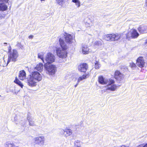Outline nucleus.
Returning a JSON list of instances; mask_svg holds the SVG:
<instances>
[{"label": "nucleus", "mask_w": 147, "mask_h": 147, "mask_svg": "<svg viewBox=\"0 0 147 147\" xmlns=\"http://www.w3.org/2000/svg\"><path fill=\"white\" fill-rule=\"evenodd\" d=\"M42 79L41 74L39 72L34 71L27 77V83L31 87L35 86L37 82L41 81Z\"/></svg>", "instance_id": "nucleus-1"}, {"label": "nucleus", "mask_w": 147, "mask_h": 147, "mask_svg": "<svg viewBox=\"0 0 147 147\" xmlns=\"http://www.w3.org/2000/svg\"><path fill=\"white\" fill-rule=\"evenodd\" d=\"M59 41L60 47H56L57 55L60 58L65 59L67 57V46L61 38H59Z\"/></svg>", "instance_id": "nucleus-2"}, {"label": "nucleus", "mask_w": 147, "mask_h": 147, "mask_svg": "<svg viewBox=\"0 0 147 147\" xmlns=\"http://www.w3.org/2000/svg\"><path fill=\"white\" fill-rule=\"evenodd\" d=\"M122 36L121 34L118 33L107 34L104 36L103 39L107 41H115L119 40L121 38Z\"/></svg>", "instance_id": "nucleus-3"}, {"label": "nucleus", "mask_w": 147, "mask_h": 147, "mask_svg": "<svg viewBox=\"0 0 147 147\" xmlns=\"http://www.w3.org/2000/svg\"><path fill=\"white\" fill-rule=\"evenodd\" d=\"M18 55L17 51L15 49H13L12 52L8 53L7 65L11 61L13 62L16 61Z\"/></svg>", "instance_id": "nucleus-4"}, {"label": "nucleus", "mask_w": 147, "mask_h": 147, "mask_svg": "<svg viewBox=\"0 0 147 147\" xmlns=\"http://www.w3.org/2000/svg\"><path fill=\"white\" fill-rule=\"evenodd\" d=\"M139 34L136 30L132 29L128 31L126 34V38L127 39L136 38L139 36Z\"/></svg>", "instance_id": "nucleus-5"}, {"label": "nucleus", "mask_w": 147, "mask_h": 147, "mask_svg": "<svg viewBox=\"0 0 147 147\" xmlns=\"http://www.w3.org/2000/svg\"><path fill=\"white\" fill-rule=\"evenodd\" d=\"M47 74L53 75L55 74L57 71V67L55 65L51 64L45 67Z\"/></svg>", "instance_id": "nucleus-6"}, {"label": "nucleus", "mask_w": 147, "mask_h": 147, "mask_svg": "<svg viewBox=\"0 0 147 147\" xmlns=\"http://www.w3.org/2000/svg\"><path fill=\"white\" fill-rule=\"evenodd\" d=\"M55 56L51 53H47L44 58L45 62L46 63H51L55 61Z\"/></svg>", "instance_id": "nucleus-7"}, {"label": "nucleus", "mask_w": 147, "mask_h": 147, "mask_svg": "<svg viewBox=\"0 0 147 147\" xmlns=\"http://www.w3.org/2000/svg\"><path fill=\"white\" fill-rule=\"evenodd\" d=\"M63 35H62V36ZM63 35L65 41L67 44H71L75 41V37L73 35L65 33L63 34Z\"/></svg>", "instance_id": "nucleus-8"}, {"label": "nucleus", "mask_w": 147, "mask_h": 147, "mask_svg": "<svg viewBox=\"0 0 147 147\" xmlns=\"http://www.w3.org/2000/svg\"><path fill=\"white\" fill-rule=\"evenodd\" d=\"M34 143L40 145H43L45 142V138L44 136H40L34 138L33 139Z\"/></svg>", "instance_id": "nucleus-9"}, {"label": "nucleus", "mask_w": 147, "mask_h": 147, "mask_svg": "<svg viewBox=\"0 0 147 147\" xmlns=\"http://www.w3.org/2000/svg\"><path fill=\"white\" fill-rule=\"evenodd\" d=\"M99 82L101 84H107L108 83H112L113 82L112 79H105L102 76H100L98 78Z\"/></svg>", "instance_id": "nucleus-10"}, {"label": "nucleus", "mask_w": 147, "mask_h": 147, "mask_svg": "<svg viewBox=\"0 0 147 147\" xmlns=\"http://www.w3.org/2000/svg\"><path fill=\"white\" fill-rule=\"evenodd\" d=\"M145 62L143 57H138L136 61L137 65L140 68L143 67L145 65Z\"/></svg>", "instance_id": "nucleus-11"}, {"label": "nucleus", "mask_w": 147, "mask_h": 147, "mask_svg": "<svg viewBox=\"0 0 147 147\" xmlns=\"http://www.w3.org/2000/svg\"><path fill=\"white\" fill-rule=\"evenodd\" d=\"M113 82L112 83H108L107 86L106 87L107 90H110L111 91H114L117 89V86L115 84H114L115 81L112 80Z\"/></svg>", "instance_id": "nucleus-12"}, {"label": "nucleus", "mask_w": 147, "mask_h": 147, "mask_svg": "<svg viewBox=\"0 0 147 147\" xmlns=\"http://www.w3.org/2000/svg\"><path fill=\"white\" fill-rule=\"evenodd\" d=\"M78 70L81 72H85L88 68V65L85 63L81 64L78 66Z\"/></svg>", "instance_id": "nucleus-13"}, {"label": "nucleus", "mask_w": 147, "mask_h": 147, "mask_svg": "<svg viewBox=\"0 0 147 147\" xmlns=\"http://www.w3.org/2000/svg\"><path fill=\"white\" fill-rule=\"evenodd\" d=\"M19 79L21 80H26L27 82V78H26V73L25 71L24 70L20 71L19 72Z\"/></svg>", "instance_id": "nucleus-14"}, {"label": "nucleus", "mask_w": 147, "mask_h": 147, "mask_svg": "<svg viewBox=\"0 0 147 147\" xmlns=\"http://www.w3.org/2000/svg\"><path fill=\"white\" fill-rule=\"evenodd\" d=\"M139 32L141 34L147 33V27L144 26H140L138 28Z\"/></svg>", "instance_id": "nucleus-15"}, {"label": "nucleus", "mask_w": 147, "mask_h": 147, "mask_svg": "<svg viewBox=\"0 0 147 147\" xmlns=\"http://www.w3.org/2000/svg\"><path fill=\"white\" fill-rule=\"evenodd\" d=\"M8 4H9L0 3V11H3L7 10L8 9Z\"/></svg>", "instance_id": "nucleus-16"}, {"label": "nucleus", "mask_w": 147, "mask_h": 147, "mask_svg": "<svg viewBox=\"0 0 147 147\" xmlns=\"http://www.w3.org/2000/svg\"><path fill=\"white\" fill-rule=\"evenodd\" d=\"M43 68V64L41 63H39L37 64L36 66L34 67V69H35L39 71V72H41L42 71Z\"/></svg>", "instance_id": "nucleus-17"}, {"label": "nucleus", "mask_w": 147, "mask_h": 147, "mask_svg": "<svg viewBox=\"0 0 147 147\" xmlns=\"http://www.w3.org/2000/svg\"><path fill=\"white\" fill-rule=\"evenodd\" d=\"M115 78L118 80H120L123 78V75L119 71H117L115 74Z\"/></svg>", "instance_id": "nucleus-18"}, {"label": "nucleus", "mask_w": 147, "mask_h": 147, "mask_svg": "<svg viewBox=\"0 0 147 147\" xmlns=\"http://www.w3.org/2000/svg\"><path fill=\"white\" fill-rule=\"evenodd\" d=\"M82 50L83 53L84 54H87L88 53L89 49L87 45L86 44H83L82 45Z\"/></svg>", "instance_id": "nucleus-19"}, {"label": "nucleus", "mask_w": 147, "mask_h": 147, "mask_svg": "<svg viewBox=\"0 0 147 147\" xmlns=\"http://www.w3.org/2000/svg\"><path fill=\"white\" fill-rule=\"evenodd\" d=\"M89 76V73H87L84 74L82 76H81L79 78L78 80V82L79 83L80 81L86 79L87 78H88Z\"/></svg>", "instance_id": "nucleus-20"}, {"label": "nucleus", "mask_w": 147, "mask_h": 147, "mask_svg": "<svg viewBox=\"0 0 147 147\" xmlns=\"http://www.w3.org/2000/svg\"><path fill=\"white\" fill-rule=\"evenodd\" d=\"M27 119L29 121V124L30 125L32 126H35L36 125L34 122L33 121H32V120L30 116L28 115L27 117Z\"/></svg>", "instance_id": "nucleus-21"}, {"label": "nucleus", "mask_w": 147, "mask_h": 147, "mask_svg": "<svg viewBox=\"0 0 147 147\" xmlns=\"http://www.w3.org/2000/svg\"><path fill=\"white\" fill-rule=\"evenodd\" d=\"M72 130L69 129H66L65 130V134L64 136L67 137L72 134Z\"/></svg>", "instance_id": "nucleus-22"}, {"label": "nucleus", "mask_w": 147, "mask_h": 147, "mask_svg": "<svg viewBox=\"0 0 147 147\" xmlns=\"http://www.w3.org/2000/svg\"><path fill=\"white\" fill-rule=\"evenodd\" d=\"M14 82L20 86L22 88H23V84L17 78H16V79L14 81Z\"/></svg>", "instance_id": "nucleus-23"}, {"label": "nucleus", "mask_w": 147, "mask_h": 147, "mask_svg": "<svg viewBox=\"0 0 147 147\" xmlns=\"http://www.w3.org/2000/svg\"><path fill=\"white\" fill-rule=\"evenodd\" d=\"M44 53H38V58L41 59L43 61V62L45 63V60L44 59Z\"/></svg>", "instance_id": "nucleus-24"}, {"label": "nucleus", "mask_w": 147, "mask_h": 147, "mask_svg": "<svg viewBox=\"0 0 147 147\" xmlns=\"http://www.w3.org/2000/svg\"><path fill=\"white\" fill-rule=\"evenodd\" d=\"M72 2L75 3L77 7L79 8L80 6V2L79 0H72Z\"/></svg>", "instance_id": "nucleus-25"}, {"label": "nucleus", "mask_w": 147, "mask_h": 147, "mask_svg": "<svg viewBox=\"0 0 147 147\" xmlns=\"http://www.w3.org/2000/svg\"><path fill=\"white\" fill-rule=\"evenodd\" d=\"M5 145V147H14L15 146L13 143H11L10 142H6Z\"/></svg>", "instance_id": "nucleus-26"}, {"label": "nucleus", "mask_w": 147, "mask_h": 147, "mask_svg": "<svg viewBox=\"0 0 147 147\" xmlns=\"http://www.w3.org/2000/svg\"><path fill=\"white\" fill-rule=\"evenodd\" d=\"M26 122V120L24 119H22L20 121V123L22 125L24 126L25 125Z\"/></svg>", "instance_id": "nucleus-27"}, {"label": "nucleus", "mask_w": 147, "mask_h": 147, "mask_svg": "<svg viewBox=\"0 0 147 147\" xmlns=\"http://www.w3.org/2000/svg\"><path fill=\"white\" fill-rule=\"evenodd\" d=\"M64 1V0H56L57 3L61 6H63Z\"/></svg>", "instance_id": "nucleus-28"}, {"label": "nucleus", "mask_w": 147, "mask_h": 147, "mask_svg": "<svg viewBox=\"0 0 147 147\" xmlns=\"http://www.w3.org/2000/svg\"><path fill=\"white\" fill-rule=\"evenodd\" d=\"M100 67V65L99 62L96 61L95 63L94 67L96 69H98Z\"/></svg>", "instance_id": "nucleus-29"}, {"label": "nucleus", "mask_w": 147, "mask_h": 147, "mask_svg": "<svg viewBox=\"0 0 147 147\" xmlns=\"http://www.w3.org/2000/svg\"><path fill=\"white\" fill-rule=\"evenodd\" d=\"M94 44L96 46H100L102 45V42L100 40L96 41L94 43Z\"/></svg>", "instance_id": "nucleus-30"}, {"label": "nucleus", "mask_w": 147, "mask_h": 147, "mask_svg": "<svg viewBox=\"0 0 147 147\" xmlns=\"http://www.w3.org/2000/svg\"><path fill=\"white\" fill-rule=\"evenodd\" d=\"M65 130L62 129H61L59 130V134L60 135L64 136L65 134Z\"/></svg>", "instance_id": "nucleus-31"}, {"label": "nucleus", "mask_w": 147, "mask_h": 147, "mask_svg": "<svg viewBox=\"0 0 147 147\" xmlns=\"http://www.w3.org/2000/svg\"><path fill=\"white\" fill-rule=\"evenodd\" d=\"M129 66L131 67L134 69L136 68V65L135 63H134L133 62H132L130 63Z\"/></svg>", "instance_id": "nucleus-32"}, {"label": "nucleus", "mask_w": 147, "mask_h": 147, "mask_svg": "<svg viewBox=\"0 0 147 147\" xmlns=\"http://www.w3.org/2000/svg\"><path fill=\"white\" fill-rule=\"evenodd\" d=\"M17 46L21 49H23L24 48V46L22 45L20 42H18L17 44Z\"/></svg>", "instance_id": "nucleus-33"}, {"label": "nucleus", "mask_w": 147, "mask_h": 147, "mask_svg": "<svg viewBox=\"0 0 147 147\" xmlns=\"http://www.w3.org/2000/svg\"><path fill=\"white\" fill-rule=\"evenodd\" d=\"M9 0H0V3H4L5 4H9Z\"/></svg>", "instance_id": "nucleus-34"}, {"label": "nucleus", "mask_w": 147, "mask_h": 147, "mask_svg": "<svg viewBox=\"0 0 147 147\" xmlns=\"http://www.w3.org/2000/svg\"><path fill=\"white\" fill-rule=\"evenodd\" d=\"M6 16V15L3 13H0V18H4Z\"/></svg>", "instance_id": "nucleus-35"}, {"label": "nucleus", "mask_w": 147, "mask_h": 147, "mask_svg": "<svg viewBox=\"0 0 147 147\" xmlns=\"http://www.w3.org/2000/svg\"><path fill=\"white\" fill-rule=\"evenodd\" d=\"M80 144L78 143L77 142H76V143H75V147H80Z\"/></svg>", "instance_id": "nucleus-36"}, {"label": "nucleus", "mask_w": 147, "mask_h": 147, "mask_svg": "<svg viewBox=\"0 0 147 147\" xmlns=\"http://www.w3.org/2000/svg\"><path fill=\"white\" fill-rule=\"evenodd\" d=\"M11 47L10 46H9L8 47V53H9L10 52H12V51L11 50Z\"/></svg>", "instance_id": "nucleus-37"}, {"label": "nucleus", "mask_w": 147, "mask_h": 147, "mask_svg": "<svg viewBox=\"0 0 147 147\" xmlns=\"http://www.w3.org/2000/svg\"><path fill=\"white\" fill-rule=\"evenodd\" d=\"M137 147H145V144H141L138 146Z\"/></svg>", "instance_id": "nucleus-38"}, {"label": "nucleus", "mask_w": 147, "mask_h": 147, "mask_svg": "<svg viewBox=\"0 0 147 147\" xmlns=\"http://www.w3.org/2000/svg\"><path fill=\"white\" fill-rule=\"evenodd\" d=\"M85 25L87 27H89L90 26V24L86 22L85 23Z\"/></svg>", "instance_id": "nucleus-39"}, {"label": "nucleus", "mask_w": 147, "mask_h": 147, "mask_svg": "<svg viewBox=\"0 0 147 147\" xmlns=\"http://www.w3.org/2000/svg\"><path fill=\"white\" fill-rule=\"evenodd\" d=\"M33 37V36L32 35H30L29 36H28V38L29 39H32Z\"/></svg>", "instance_id": "nucleus-40"}, {"label": "nucleus", "mask_w": 147, "mask_h": 147, "mask_svg": "<svg viewBox=\"0 0 147 147\" xmlns=\"http://www.w3.org/2000/svg\"><path fill=\"white\" fill-rule=\"evenodd\" d=\"M12 92H13V94H17V92H13L12 91Z\"/></svg>", "instance_id": "nucleus-41"}, {"label": "nucleus", "mask_w": 147, "mask_h": 147, "mask_svg": "<svg viewBox=\"0 0 147 147\" xmlns=\"http://www.w3.org/2000/svg\"><path fill=\"white\" fill-rule=\"evenodd\" d=\"M79 83H78V82H77V84L75 85L74 86L75 87H76V86L78 85V84H79Z\"/></svg>", "instance_id": "nucleus-42"}, {"label": "nucleus", "mask_w": 147, "mask_h": 147, "mask_svg": "<svg viewBox=\"0 0 147 147\" xmlns=\"http://www.w3.org/2000/svg\"><path fill=\"white\" fill-rule=\"evenodd\" d=\"M145 4L146 6L147 7V0H146L145 1Z\"/></svg>", "instance_id": "nucleus-43"}, {"label": "nucleus", "mask_w": 147, "mask_h": 147, "mask_svg": "<svg viewBox=\"0 0 147 147\" xmlns=\"http://www.w3.org/2000/svg\"><path fill=\"white\" fill-rule=\"evenodd\" d=\"M145 147H147V143L145 144Z\"/></svg>", "instance_id": "nucleus-44"}, {"label": "nucleus", "mask_w": 147, "mask_h": 147, "mask_svg": "<svg viewBox=\"0 0 147 147\" xmlns=\"http://www.w3.org/2000/svg\"><path fill=\"white\" fill-rule=\"evenodd\" d=\"M121 147H126V146H121Z\"/></svg>", "instance_id": "nucleus-45"}, {"label": "nucleus", "mask_w": 147, "mask_h": 147, "mask_svg": "<svg viewBox=\"0 0 147 147\" xmlns=\"http://www.w3.org/2000/svg\"><path fill=\"white\" fill-rule=\"evenodd\" d=\"M40 0V1H45V0Z\"/></svg>", "instance_id": "nucleus-46"}, {"label": "nucleus", "mask_w": 147, "mask_h": 147, "mask_svg": "<svg viewBox=\"0 0 147 147\" xmlns=\"http://www.w3.org/2000/svg\"><path fill=\"white\" fill-rule=\"evenodd\" d=\"M146 43H147V39L146 40Z\"/></svg>", "instance_id": "nucleus-47"}, {"label": "nucleus", "mask_w": 147, "mask_h": 147, "mask_svg": "<svg viewBox=\"0 0 147 147\" xmlns=\"http://www.w3.org/2000/svg\"><path fill=\"white\" fill-rule=\"evenodd\" d=\"M3 59H4V61H5V60L4 59V58Z\"/></svg>", "instance_id": "nucleus-48"}]
</instances>
